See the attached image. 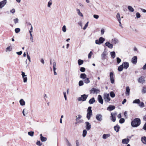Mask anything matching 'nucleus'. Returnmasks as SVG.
Returning a JSON list of instances; mask_svg holds the SVG:
<instances>
[{
    "mask_svg": "<svg viewBox=\"0 0 146 146\" xmlns=\"http://www.w3.org/2000/svg\"><path fill=\"white\" fill-rule=\"evenodd\" d=\"M36 144L37 145H40H40H42V144L40 143V141H38L37 142Z\"/></svg>",
    "mask_w": 146,
    "mask_h": 146,
    "instance_id": "obj_64",
    "label": "nucleus"
},
{
    "mask_svg": "<svg viewBox=\"0 0 146 146\" xmlns=\"http://www.w3.org/2000/svg\"><path fill=\"white\" fill-rule=\"evenodd\" d=\"M114 130L117 132H118L119 131L120 129V127L118 125H115L114 127Z\"/></svg>",
    "mask_w": 146,
    "mask_h": 146,
    "instance_id": "obj_23",
    "label": "nucleus"
},
{
    "mask_svg": "<svg viewBox=\"0 0 146 146\" xmlns=\"http://www.w3.org/2000/svg\"><path fill=\"white\" fill-rule=\"evenodd\" d=\"M117 62L118 64H119L121 61V60L119 57L116 58Z\"/></svg>",
    "mask_w": 146,
    "mask_h": 146,
    "instance_id": "obj_49",
    "label": "nucleus"
},
{
    "mask_svg": "<svg viewBox=\"0 0 146 146\" xmlns=\"http://www.w3.org/2000/svg\"><path fill=\"white\" fill-rule=\"evenodd\" d=\"M85 124L86 130L87 131L90 130L91 128V125L90 123L88 121H86Z\"/></svg>",
    "mask_w": 146,
    "mask_h": 146,
    "instance_id": "obj_10",
    "label": "nucleus"
},
{
    "mask_svg": "<svg viewBox=\"0 0 146 146\" xmlns=\"http://www.w3.org/2000/svg\"><path fill=\"white\" fill-rule=\"evenodd\" d=\"M40 140L42 142H44L46 141V137H43L42 136V134H40Z\"/></svg>",
    "mask_w": 146,
    "mask_h": 146,
    "instance_id": "obj_19",
    "label": "nucleus"
},
{
    "mask_svg": "<svg viewBox=\"0 0 146 146\" xmlns=\"http://www.w3.org/2000/svg\"><path fill=\"white\" fill-rule=\"evenodd\" d=\"M21 75L23 77L27 76V75L25 74V73L23 71L21 72Z\"/></svg>",
    "mask_w": 146,
    "mask_h": 146,
    "instance_id": "obj_60",
    "label": "nucleus"
},
{
    "mask_svg": "<svg viewBox=\"0 0 146 146\" xmlns=\"http://www.w3.org/2000/svg\"><path fill=\"white\" fill-rule=\"evenodd\" d=\"M128 10L131 12H133L134 11V9L131 6H129L128 7Z\"/></svg>",
    "mask_w": 146,
    "mask_h": 146,
    "instance_id": "obj_34",
    "label": "nucleus"
},
{
    "mask_svg": "<svg viewBox=\"0 0 146 146\" xmlns=\"http://www.w3.org/2000/svg\"><path fill=\"white\" fill-rule=\"evenodd\" d=\"M88 22L87 23H86L85 25V26L83 28V29L85 30L87 28L88 25Z\"/></svg>",
    "mask_w": 146,
    "mask_h": 146,
    "instance_id": "obj_57",
    "label": "nucleus"
},
{
    "mask_svg": "<svg viewBox=\"0 0 146 146\" xmlns=\"http://www.w3.org/2000/svg\"><path fill=\"white\" fill-rule=\"evenodd\" d=\"M117 113H111V120L113 122H115V115Z\"/></svg>",
    "mask_w": 146,
    "mask_h": 146,
    "instance_id": "obj_8",
    "label": "nucleus"
},
{
    "mask_svg": "<svg viewBox=\"0 0 146 146\" xmlns=\"http://www.w3.org/2000/svg\"><path fill=\"white\" fill-rule=\"evenodd\" d=\"M66 26L64 25L63 26L62 28V31L64 32L65 33L66 31Z\"/></svg>",
    "mask_w": 146,
    "mask_h": 146,
    "instance_id": "obj_50",
    "label": "nucleus"
},
{
    "mask_svg": "<svg viewBox=\"0 0 146 146\" xmlns=\"http://www.w3.org/2000/svg\"><path fill=\"white\" fill-rule=\"evenodd\" d=\"M140 100L139 99H136L133 101V103L138 104L140 102Z\"/></svg>",
    "mask_w": 146,
    "mask_h": 146,
    "instance_id": "obj_36",
    "label": "nucleus"
},
{
    "mask_svg": "<svg viewBox=\"0 0 146 146\" xmlns=\"http://www.w3.org/2000/svg\"><path fill=\"white\" fill-rule=\"evenodd\" d=\"M10 12L11 13L13 14L15 12V9H13L12 10L10 11Z\"/></svg>",
    "mask_w": 146,
    "mask_h": 146,
    "instance_id": "obj_62",
    "label": "nucleus"
},
{
    "mask_svg": "<svg viewBox=\"0 0 146 146\" xmlns=\"http://www.w3.org/2000/svg\"><path fill=\"white\" fill-rule=\"evenodd\" d=\"M141 121L140 119L137 118L134 119L131 122V125L133 127H137L140 125Z\"/></svg>",
    "mask_w": 146,
    "mask_h": 146,
    "instance_id": "obj_1",
    "label": "nucleus"
},
{
    "mask_svg": "<svg viewBox=\"0 0 146 146\" xmlns=\"http://www.w3.org/2000/svg\"><path fill=\"white\" fill-rule=\"evenodd\" d=\"M23 79L24 82L25 83L26 82H27V76L24 77H23Z\"/></svg>",
    "mask_w": 146,
    "mask_h": 146,
    "instance_id": "obj_53",
    "label": "nucleus"
},
{
    "mask_svg": "<svg viewBox=\"0 0 146 146\" xmlns=\"http://www.w3.org/2000/svg\"><path fill=\"white\" fill-rule=\"evenodd\" d=\"M122 65H123V68L126 69H127L129 66V63L128 62H123Z\"/></svg>",
    "mask_w": 146,
    "mask_h": 146,
    "instance_id": "obj_13",
    "label": "nucleus"
},
{
    "mask_svg": "<svg viewBox=\"0 0 146 146\" xmlns=\"http://www.w3.org/2000/svg\"><path fill=\"white\" fill-rule=\"evenodd\" d=\"M130 89L129 86H127L126 89L125 94L127 96H129L130 94Z\"/></svg>",
    "mask_w": 146,
    "mask_h": 146,
    "instance_id": "obj_22",
    "label": "nucleus"
},
{
    "mask_svg": "<svg viewBox=\"0 0 146 146\" xmlns=\"http://www.w3.org/2000/svg\"><path fill=\"white\" fill-rule=\"evenodd\" d=\"M65 141L67 143V146H72L70 143L69 142L68 139L66 138L65 139Z\"/></svg>",
    "mask_w": 146,
    "mask_h": 146,
    "instance_id": "obj_47",
    "label": "nucleus"
},
{
    "mask_svg": "<svg viewBox=\"0 0 146 146\" xmlns=\"http://www.w3.org/2000/svg\"><path fill=\"white\" fill-rule=\"evenodd\" d=\"M138 105L139 106L143 108L145 106L144 103L143 102H140L138 104Z\"/></svg>",
    "mask_w": 146,
    "mask_h": 146,
    "instance_id": "obj_33",
    "label": "nucleus"
},
{
    "mask_svg": "<svg viewBox=\"0 0 146 146\" xmlns=\"http://www.w3.org/2000/svg\"><path fill=\"white\" fill-rule=\"evenodd\" d=\"M129 139H124L122 140V143L123 144H127L129 142Z\"/></svg>",
    "mask_w": 146,
    "mask_h": 146,
    "instance_id": "obj_21",
    "label": "nucleus"
},
{
    "mask_svg": "<svg viewBox=\"0 0 146 146\" xmlns=\"http://www.w3.org/2000/svg\"><path fill=\"white\" fill-rule=\"evenodd\" d=\"M7 3V0H4L0 2V8L2 9Z\"/></svg>",
    "mask_w": 146,
    "mask_h": 146,
    "instance_id": "obj_9",
    "label": "nucleus"
},
{
    "mask_svg": "<svg viewBox=\"0 0 146 146\" xmlns=\"http://www.w3.org/2000/svg\"><path fill=\"white\" fill-rule=\"evenodd\" d=\"M139 82L143 84L145 82V80H144V78L142 76H141L138 79Z\"/></svg>",
    "mask_w": 146,
    "mask_h": 146,
    "instance_id": "obj_15",
    "label": "nucleus"
},
{
    "mask_svg": "<svg viewBox=\"0 0 146 146\" xmlns=\"http://www.w3.org/2000/svg\"><path fill=\"white\" fill-rule=\"evenodd\" d=\"M110 54L112 57L114 58L115 57V52L114 51L111 52H110Z\"/></svg>",
    "mask_w": 146,
    "mask_h": 146,
    "instance_id": "obj_35",
    "label": "nucleus"
},
{
    "mask_svg": "<svg viewBox=\"0 0 146 146\" xmlns=\"http://www.w3.org/2000/svg\"><path fill=\"white\" fill-rule=\"evenodd\" d=\"M13 21H14V23L15 24H16L18 23L19 20H18V18H17L16 19H14Z\"/></svg>",
    "mask_w": 146,
    "mask_h": 146,
    "instance_id": "obj_56",
    "label": "nucleus"
},
{
    "mask_svg": "<svg viewBox=\"0 0 146 146\" xmlns=\"http://www.w3.org/2000/svg\"><path fill=\"white\" fill-rule=\"evenodd\" d=\"M123 66L122 64L118 67V70L119 72L123 70Z\"/></svg>",
    "mask_w": 146,
    "mask_h": 146,
    "instance_id": "obj_32",
    "label": "nucleus"
},
{
    "mask_svg": "<svg viewBox=\"0 0 146 146\" xmlns=\"http://www.w3.org/2000/svg\"><path fill=\"white\" fill-rule=\"evenodd\" d=\"M76 11L77 12V13L78 15L80 16L81 17H83V15L82 13L80 12V10L79 9H77Z\"/></svg>",
    "mask_w": 146,
    "mask_h": 146,
    "instance_id": "obj_31",
    "label": "nucleus"
},
{
    "mask_svg": "<svg viewBox=\"0 0 146 146\" xmlns=\"http://www.w3.org/2000/svg\"><path fill=\"white\" fill-rule=\"evenodd\" d=\"M108 55V53L106 49H105L103 53L101 55L102 59V60H104L105 59V57Z\"/></svg>",
    "mask_w": 146,
    "mask_h": 146,
    "instance_id": "obj_11",
    "label": "nucleus"
},
{
    "mask_svg": "<svg viewBox=\"0 0 146 146\" xmlns=\"http://www.w3.org/2000/svg\"><path fill=\"white\" fill-rule=\"evenodd\" d=\"M100 92V90L98 89H97L95 88H93L90 90V93L93 94H98Z\"/></svg>",
    "mask_w": 146,
    "mask_h": 146,
    "instance_id": "obj_4",
    "label": "nucleus"
},
{
    "mask_svg": "<svg viewBox=\"0 0 146 146\" xmlns=\"http://www.w3.org/2000/svg\"><path fill=\"white\" fill-rule=\"evenodd\" d=\"M111 43L113 44H115L118 43V40L116 38H114L111 40Z\"/></svg>",
    "mask_w": 146,
    "mask_h": 146,
    "instance_id": "obj_18",
    "label": "nucleus"
},
{
    "mask_svg": "<svg viewBox=\"0 0 146 146\" xmlns=\"http://www.w3.org/2000/svg\"><path fill=\"white\" fill-rule=\"evenodd\" d=\"M86 77V75L85 73L81 74L80 76V78H81L84 79Z\"/></svg>",
    "mask_w": 146,
    "mask_h": 146,
    "instance_id": "obj_28",
    "label": "nucleus"
},
{
    "mask_svg": "<svg viewBox=\"0 0 146 146\" xmlns=\"http://www.w3.org/2000/svg\"><path fill=\"white\" fill-rule=\"evenodd\" d=\"M27 59L29 60V62H31V60L30 57V56L29 55L28 52H27Z\"/></svg>",
    "mask_w": 146,
    "mask_h": 146,
    "instance_id": "obj_59",
    "label": "nucleus"
},
{
    "mask_svg": "<svg viewBox=\"0 0 146 146\" xmlns=\"http://www.w3.org/2000/svg\"><path fill=\"white\" fill-rule=\"evenodd\" d=\"M87 113L92 114V107L89 106L88 107L87 110Z\"/></svg>",
    "mask_w": 146,
    "mask_h": 146,
    "instance_id": "obj_25",
    "label": "nucleus"
},
{
    "mask_svg": "<svg viewBox=\"0 0 146 146\" xmlns=\"http://www.w3.org/2000/svg\"><path fill=\"white\" fill-rule=\"evenodd\" d=\"M104 98L105 101L106 102H108L111 100V99L110 97L109 94H104Z\"/></svg>",
    "mask_w": 146,
    "mask_h": 146,
    "instance_id": "obj_5",
    "label": "nucleus"
},
{
    "mask_svg": "<svg viewBox=\"0 0 146 146\" xmlns=\"http://www.w3.org/2000/svg\"><path fill=\"white\" fill-rule=\"evenodd\" d=\"M63 94L64 98H65V99L66 100H67V97H66V92H63Z\"/></svg>",
    "mask_w": 146,
    "mask_h": 146,
    "instance_id": "obj_63",
    "label": "nucleus"
},
{
    "mask_svg": "<svg viewBox=\"0 0 146 146\" xmlns=\"http://www.w3.org/2000/svg\"><path fill=\"white\" fill-rule=\"evenodd\" d=\"M110 134H104L103 135L102 137L104 139H106L110 137Z\"/></svg>",
    "mask_w": 146,
    "mask_h": 146,
    "instance_id": "obj_29",
    "label": "nucleus"
},
{
    "mask_svg": "<svg viewBox=\"0 0 146 146\" xmlns=\"http://www.w3.org/2000/svg\"><path fill=\"white\" fill-rule=\"evenodd\" d=\"M34 132L33 131H31L30 132H28V134L31 136V137H33V136L34 135Z\"/></svg>",
    "mask_w": 146,
    "mask_h": 146,
    "instance_id": "obj_45",
    "label": "nucleus"
},
{
    "mask_svg": "<svg viewBox=\"0 0 146 146\" xmlns=\"http://www.w3.org/2000/svg\"><path fill=\"white\" fill-rule=\"evenodd\" d=\"M78 85L79 86H83L84 85V82L83 81L80 80L79 82Z\"/></svg>",
    "mask_w": 146,
    "mask_h": 146,
    "instance_id": "obj_48",
    "label": "nucleus"
},
{
    "mask_svg": "<svg viewBox=\"0 0 146 146\" xmlns=\"http://www.w3.org/2000/svg\"><path fill=\"white\" fill-rule=\"evenodd\" d=\"M6 51H10L12 49V47L11 46H9V47H7L6 49Z\"/></svg>",
    "mask_w": 146,
    "mask_h": 146,
    "instance_id": "obj_43",
    "label": "nucleus"
},
{
    "mask_svg": "<svg viewBox=\"0 0 146 146\" xmlns=\"http://www.w3.org/2000/svg\"><path fill=\"white\" fill-rule=\"evenodd\" d=\"M15 32L16 33H19L20 31V29L19 28H16L15 29Z\"/></svg>",
    "mask_w": 146,
    "mask_h": 146,
    "instance_id": "obj_52",
    "label": "nucleus"
},
{
    "mask_svg": "<svg viewBox=\"0 0 146 146\" xmlns=\"http://www.w3.org/2000/svg\"><path fill=\"white\" fill-rule=\"evenodd\" d=\"M96 118L98 121H101L103 120L102 116L101 114H98L96 115Z\"/></svg>",
    "mask_w": 146,
    "mask_h": 146,
    "instance_id": "obj_7",
    "label": "nucleus"
},
{
    "mask_svg": "<svg viewBox=\"0 0 146 146\" xmlns=\"http://www.w3.org/2000/svg\"><path fill=\"white\" fill-rule=\"evenodd\" d=\"M105 45L110 48L111 49L113 47V44H111L109 42H107L105 43Z\"/></svg>",
    "mask_w": 146,
    "mask_h": 146,
    "instance_id": "obj_12",
    "label": "nucleus"
},
{
    "mask_svg": "<svg viewBox=\"0 0 146 146\" xmlns=\"http://www.w3.org/2000/svg\"><path fill=\"white\" fill-rule=\"evenodd\" d=\"M115 109V107L114 106L110 105L107 108V110L109 111H111Z\"/></svg>",
    "mask_w": 146,
    "mask_h": 146,
    "instance_id": "obj_17",
    "label": "nucleus"
},
{
    "mask_svg": "<svg viewBox=\"0 0 146 146\" xmlns=\"http://www.w3.org/2000/svg\"><path fill=\"white\" fill-rule=\"evenodd\" d=\"M96 19H98L99 17V16L98 15H94L93 16Z\"/></svg>",
    "mask_w": 146,
    "mask_h": 146,
    "instance_id": "obj_61",
    "label": "nucleus"
},
{
    "mask_svg": "<svg viewBox=\"0 0 146 146\" xmlns=\"http://www.w3.org/2000/svg\"><path fill=\"white\" fill-rule=\"evenodd\" d=\"M116 17L118 21H119L121 20V18L120 17L119 13H117L116 15Z\"/></svg>",
    "mask_w": 146,
    "mask_h": 146,
    "instance_id": "obj_44",
    "label": "nucleus"
},
{
    "mask_svg": "<svg viewBox=\"0 0 146 146\" xmlns=\"http://www.w3.org/2000/svg\"><path fill=\"white\" fill-rule=\"evenodd\" d=\"M52 4V0H50L48 2L47 6L48 7H50L51 6Z\"/></svg>",
    "mask_w": 146,
    "mask_h": 146,
    "instance_id": "obj_42",
    "label": "nucleus"
},
{
    "mask_svg": "<svg viewBox=\"0 0 146 146\" xmlns=\"http://www.w3.org/2000/svg\"><path fill=\"white\" fill-rule=\"evenodd\" d=\"M137 62V57L135 56L132 58L131 62L133 64H136Z\"/></svg>",
    "mask_w": 146,
    "mask_h": 146,
    "instance_id": "obj_14",
    "label": "nucleus"
},
{
    "mask_svg": "<svg viewBox=\"0 0 146 146\" xmlns=\"http://www.w3.org/2000/svg\"><path fill=\"white\" fill-rule=\"evenodd\" d=\"M105 40V39L104 38L100 37L99 38V40H95V43L96 44H100L103 43Z\"/></svg>",
    "mask_w": 146,
    "mask_h": 146,
    "instance_id": "obj_3",
    "label": "nucleus"
},
{
    "mask_svg": "<svg viewBox=\"0 0 146 146\" xmlns=\"http://www.w3.org/2000/svg\"><path fill=\"white\" fill-rule=\"evenodd\" d=\"M56 63L55 62H54L53 63V70H54V75H57V73L56 72L55 70L56 69Z\"/></svg>",
    "mask_w": 146,
    "mask_h": 146,
    "instance_id": "obj_20",
    "label": "nucleus"
},
{
    "mask_svg": "<svg viewBox=\"0 0 146 146\" xmlns=\"http://www.w3.org/2000/svg\"><path fill=\"white\" fill-rule=\"evenodd\" d=\"M142 92L143 94H145L146 93V87H143V89L142 90Z\"/></svg>",
    "mask_w": 146,
    "mask_h": 146,
    "instance_id": "obj_51",
    "label": "nucleus"
},
{
    "mask_svg": "<svg viewBox=\"0 0 146 146\" xmlns=\"http://www.w3.org/2000/svg\"><path fill=\"white\" fill-rule=\"evenodd\" d=\"M88 96V95L84 94L82 95L80 97L78 98L77 100L79 101H85Z\"/></svg>",
    "mask_w": 146,
    "mask_h": 146,
    "instance_id": "obj_2",
    "label": "nucleus"
},
{
    "mask_svg": "<svg viewBox=\"0 0 146 146\" xmlns=\"http://www.w3.org/2000/svg\"><path fill=\"white\" fill-rule=\"evenodd\" d=\"M83 61L81 59H79L78 60V63L79 65V66L82 64H83Z\"/></svg>",
    "mask_w": 146,
    "mask_h": 146,
    "instance_id": "obj_40",
    "label": "nucleus"
},
{
    "mask_svg": "<svg viewBox=\"0 0 146 146\" xmlns=\"http://www.w3.org/2000/svg\"><path fill=\"white\" fill-rule=\"evenodd\" d=\"M85 68L84 67H81L80 69V71L81 72H84L85 71Z\"/></svg>",
    "mask_w": 146,
    "mask_h": 146,
    "instance_id": "obj_55",
    "label": "nucleus"
},
{
    "mask_svg": "<svg viewBox=\"0 0 146 146\" xmlns=\"http://www.w3.org/2000/svg\"><path fill=\"white\" fill-rule=\"evenodd\" d=\"M21 105L22 106H24L25 105V102L23 99H21L19 101Z\"/></svg>",
    "mask_w": 146,
    "mask_h": 146,
    "instance_id": "obj_27",
    "label": "nucleus"
},
{
    "mask_svg": "<svg viewBox=\"0 0 146 146\" xmlns=\"http://www.w3.org/2000/svg\"><path fill=\"white\" fill-rule=\"evenodd\" d=\"M77 116H76V121H78L80 120L82 117V115H78Z\"/></svg>",
    "mask_w": 146,
    "mask_h": 146,
    "instance_id": "obj_37",
    "label": "nucleus"
},
{
    "mask_svg": "<svg viewBox=\"0 0 146 146\" xmlns=\"http://www.w3.org/2000/svg\"><path fill=\"white\" fill-rule=\"evenodd\" d=\"M98 100L101 104H103V101L102 96L100 95H99L98 97Z\"/></svg>",
    "mask_w": 146,
    "mask_h": 146,
    "instance_id": "obj_16",
    "label": "nucleus"
},
{
    "mask_svg": "<svg viewBox=\"0 0 146 146\" xmlns=\"http://www.w3.org/2000/svg\"><path fill=\"white\" fill-rule=\"evenodd\" d=\"M110 96L112 98H114L115 96L114 93L113 91H111L110 92Z\"/></svg>",
    "mask_w": 146,
    "mask_h": 146,
    "instance_id": "obj_38",
    "label": "nucleus"
},
{
    "mask_svg": "<svg viewBox=\"0 0 146 146\" xmlns=\"http://www.w3.org/2000/svg\"><path fill=\"white\" fill-rule=\"evenodd\" d=\"M110 79L111 84H113L114 82V74L113 72H110Z\"/></svg>",
    "mask_w": 146,
    "mask_h": 146,
    "instance_id": "obj_6",
    "label": "nucleus"
},
{
    "mask_svg": "<svg viewBox=\"0 0 146 146\" xmlns=\"http://www.w3.org/2000/svg\"><path fill=\"white\" fill-rule=\"evenodd\" d=\"M136 17L137 18H139L141 17V15L139 12H137L136 13Z\"/></svg>",
    "mask_w": 146,
    "mask_h": 146,
    "instance_id": "obj_54",
    "label": "nucleus"
},
{
    "mask_svg": "<svg viewBox=\"0 0 146 146\" xmlns=\"http://www.w3.org/2000/svg\"><path fill=\"white\" fill-rule=\"evenodd\" d=\"M87 133V131L86 130L84 129L83 130L82 133V136L83 137H85Z\"/></svg>",
    "mask_w": 146,
    "mask_h": 146,
    "instance_id": "obj_39",
    "label": "nucleus"
},
{
    "mask_svg": "<svg viewBox=\"0 0 146 146\" xmlns=\"http://www.w3.org/2000/svg\"><path fill=\"white\" fill-rule=\"evenodd\" d=\"M141 141L144 144L146 145V137L143 136L141 137Z\"/></svg>",
    "mask_w": 146,
    "mask_h": 146,
    "instance_id": "obj_26",
    "label": "nucleus"
},
{
    "mask_svg": "<svg viewBox=\"0 0 146 146\" xmlns=\"http://www.w3.org/2000/svg\"><path fill=\"white\" fill-rule=\"evenodd\" d=\"M92 51H90L88 54V58H91V56L92 54Z\"/></svg>",
    "mask_w": 146,
    "mask_h": 146,
    "instance_id": "obj_58",
    "label": "nucleus"
},
{
    "mask_svg": "<svg viewBox=\"0 0 146 146\" xmlns=\"http://www.w3.org/2000/svg\"><path fill=\"white\" fill-rule=\"evenodd\" d=\"M92 115V114L87 113L86 115V118L88 120H89L90 118L91 117Z\"/></svg>",
    "mask_w": 146,
    "mask_h": 146,
    "instance_id": "obj_41",
    "label": "nucleus"
},
{
    "mask_svg": "<svg viewBox=\"0 0 146 146\" xmlns=\"http://www.w3.org/2000/svg\"><path fill=\"white\" fill-rule=\"evenodd\" d=\"M125 121V119L124 118H121L119 120V122L120 123H123Z\"/></svg>",
    "mask_w": 146,
    "mask_h": 146,
    "instance_id": "obj_46",
    "label": "nucleus"
},
{
    "mask_svg": "<svg viewBox=\"0 0 146 146\" xmlns=\"http://www.w3.org/2000/svg\"><path fill=\"white\" fill-rule=\"evenodd\" d=\"M96 101L94 98L90 99L89 101V103L90 104H92L95 102Z\"/></svg>",
    "mask_w": 146,
    "mask_h": 146,
    "instance_id": "obj_24",
    "label": "nucleus"
},
{
    "mask_svg": "<svg viewBox=\"0 0 146 146\" xmlns=\"http://www.w3.org/2000/svg\"><path fill=\"white\" fill-rule=\"evenodd\" d=\"M84 82L86 84H88L90 82V81L89 78L87 77H86L85 79H84Z\"/></svg>",
    "mask_w": 146,
    "mask_h": 146,
    "instance_id": "obj_30",
    "label": "nucleus"
}]
</instances>
